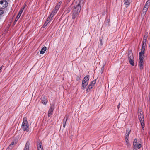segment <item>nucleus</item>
Masks as SVG:
<instances>
[{
  "label": "nucleus",
  "instance_id": "obj_9",
  "mask_svg": "<svg viewBox=\"0 0 150 150\" xmlns=\"http://www.w3.org/2000/svg\"><path fill=\"white\" fill-rule=\"evenodd\" d=\"M96 79L90 83L88 88L86 89L87 92H89L90 90L94 86L96 83Z\"/></svg>",
  "mask_w": 150,
  "mask_h": 150
},
{
  "label": "nucleus",
  "instance_id": "obj_17",
  "mask_svg": "<svg viewBox=\"0 0 150 150\" xmlns=\"http://www.w3.org/2000/svg\"><path fill=\"white\" fill-rule=\"evenodd\" d=\"M61 3H62L61 1H60L58 3V4L56 5V6H55V8H54L53 10H54L55 11H56L57 12L58 10H59V9L60 8V5L61 4Z\"/></svg>",
  "mask_w": 150,
  "mask_h": 150
},
{
  "label": "nucleus",
  "instance_id": "obj_7",
  "mask_svg": "<svg viewBox=\"0 0 150 150\" xmlns=\"http://www.w3.org/2000/svg\"><path fill=\"white\" fill-rule=\"evenodd\" d=\"M144 57H139V67L140 70H142L144 68Z\"/></svg>",
  "mask_w": 150,
  "mask_h": 150
},
{
  "label": "nucleus",
  "instance_id": "obj_14",
  "mask_svg": "<svg viewBox=\"0 0 150 150\" xmlns=\"http://www.w3.org/2000/svg\"><path fill=\"white\" fill-rule=\"evenodd\" d=\"M37 146L38 150H44L42 147V143L40 141H38L37 142Z\"/></svg>",
  "mask_w": 150,
  "mask_h": 150
},
{
  "label": "nucleus",
  "instance_id": "obj_3",
  "mask_svg": "<svg viewBox=\"0 0 150 150\" xmlns=\"http://www.w3.org/2000/svg\"><path fill=\"white\" fill-rule=\"evenodd\" d=\"M128 59L130 64L132 66H134V58L133 55V53L131 50H129L128 53Z\"/></svg>",
  "mask_w": 150,
  "mask_h": 150
},
{
  "label": "nucleus",
  "instance_id": "obj_33",
  "mask_svg": "<svg viewBox=\"0 0 150 150\" xmlns=\"http://www.w3.org/2000/svg\"><path fill=\"white\" fill-rule=\"evenodd\" d=\"M63 127L64 128H65V127L66 123H63Z\"/></svg>",
  "mask_w": 150,
  "mask_h": 150
},
{
  "label": "nucleus",
  "instance_id": "obj_34",
  "mask_svg": "<svg viewBox=\"0 0 150 150\" xmlns=\"http://www.w3.org/2000/svg\"><path fill=\"white\" fill-rule=\"evenodd\" d=\"M120 104L119 103V105L117 106V107L118 108H119L120 107Z\"/></svg>",
  "mask_w": 150,
  "mask_h": 150
},
{
  "label": "nucleus",
  "instance_id": "obj_12",
  "mask_svg": "<svg viewBox=\"0 0 150 150\" xmlns=\"http://www.w3.org/2000/svg\"><path fill=\"white\" fill-rule=\"evenodd\" d=\"M54 109V105H51L50 108L49 110L48 115V117L50 116L52 114L53 111Z\"/></svg>",
  "mask_w": 150,
  "mask_h": 150
},
{
  "label": "nucleus",
  "instance_id": "obj_20",
  "mask_svg": "<svg viewBox=\"0 0 150 150\" xmlns=\"http://www.w3.org/2000/svg\"><path fill=\"white\" fill-rule=\"evenodd\" d=\"M46 50V47L45 46L41 50L40 52V54H43L45 52Z\"/></svg>",
  "mask_w": 150,
  "mask_h": 150
},
{
  "label": "nucleus",
  "instance_id": "obj_24",
  "mask_svg": "<svg viewBox=\"0 0 150 150\" xmlns=\"http://www.w3.org/2000/svg\"><path fill=\"white\" fill-rule=\"evenodd\" d=\"M129 137H128L127 138H125V140H126V144L127 145L128 147H129V146H130V144H129Z\"/></svg>",
  "mask_w": 150,
  "mask_h": 150
},
{
  "label": "nucleus",
  "instance_id": "obj_10",
  "mask_svg": "<svg viewBox=\"0 0 150 150\" xmlns=\"http://www.w3.org/2000/svg\"><path fill=\"white\" fill-rule=\"evenodd\" d=\"M145 46L146 45H142V48L141 49V51L139 53V57H144V54L145 52Z\"/></svg>",
  "mask_w": 150,
  "mask_h": 150
},
{
  "label": "nucleus",
  "instance_id": "obj_11",
  "mask_svg": "<svg viewBox=\"0 0 150 150\" xmlns=\"http://www.w3.org/2000/svg\"><path fill=\"white\" fill-rule=\"evenodd\" d=\"M25 6H26V5H25V6H24L23 8H21V10L19 11V13H18V15H17L16 17V18L14 22V23H16L17 21L19 19V18H20V16H21V14L22 13L23 10L25 7Z\"/></svg>",
  "mask_w": 150,
  "mask_h": 150
},
{
  "label": "nucleus",
  "instance_id": "obj_29",
  "mask_svg": "<svg viewBox=\"0 0 150 150\" xmlns=\"http://www.w3.org/2000/svg\"><path fill=\"white\" fill-rule=\"evenodd\" d=\"M48 23L46 21L43 25V27L44 28L47 25Z\"/></svg>",
  "mask_w": 150,
  "mask_h": 150
},
{
  "label": "nucleus",
  "instance_id": "obj_15",
  "mask_svg": "<svg viewBox=\"0 0 150 150\" xmlns=\"http://www.w3.org/2000/svg\"><path fill=\"white\" fill-rule=\"evenodd\" d=\"M42 102L44 105H46L48 102L46 96H44L42 97L41 98Z\"/></svg>",
  "mask_w": 150,
  "mask_h": 150
},
{
  "label": "nucleus",
  "instance_id": "obj_6",
  "mask_svg": "<svg viewBox=\"0 0 150 150\" xmlns=\"http://www.w3.org/2000/svg\"><path fill=\"white\" fill-rule=\"evenodd\" d=\"M133 150H137V149H139L141 147L142 145L140 144H138L136 139H134L133 143Z\"/></svg>",
  "mask_w": 150,
  "mask_h": 150
},
{
  "label": "nucleus",
  "instance_id": "obj_31",
  "mask_svg": "<svg viewBox=\"0 0 150 150\" xmlns=\"http://www.w3.org/2000/svg\"><path fill=\"white\" fill-rule=\"evenodd\" d=\"M4 11L1 9H0V16L2 15L4 13Z\"/></svg>",
  "mask_w": 150,
  "mask_h": 150
},
{
  "label": "nucleus",
  "instance_id": "obj_18",
  "mask_svg": "<svg viewBox=\"0 0 150 150\" xmlns=\"http://www.w3.org/2000/svg\"><path fill=\"white\" fill-rule=\"evenodd\" d=\"M131 0H124L125 5L126 7H127L129 5L130 3Z\"/></svg>",
  "mask_w": 150,
  "mask_h": 150
},
{
  "label": "nucleus",
  "instance_id": "obj_21",
  "mask_svg": "<svg viewBox=\"0 0 150 150\" xmlns=\"http://www.w3.org/2000/svg\"><path fill=\"white\" fill-rule=\"evenodd\" d=\"M57 12L56 11L53 10V11L51 13L49 16H50V17H51V18L53 17L54 16V15Z\"/></svg>",
  "mask_w": 150,
  "mask_h": 150
},
{
  "label": "nucleus",
  "instance_id": "obj_1",
  "mask_svg": "<svg viewBox=\"0 0 150 150\" xmlns=\"http://www.w3.org/2000/svg\"><path fill=\"white\" fill-rule=\"evenodd\" d=\"M83 0H80L78 4L75 6L72 11L73 19H75L79 16L81 10V6H83Z\"/></svg>",
  "mask_w": 150,
  "mask_h": 150
},
{
  "label": "nucleus",
  "instance_id": "obj_23",
  "mask_svg": "<svg viewBox=\"0 0 150 150\" xmlns=\"http://www.w3.org/2000/svg\"><path fill=\"white\" fill-rule=\"evenodd\" d=\"M68 119V117L67 116V115H66L65 117H64V118L63 119V123H66V122L67 120Z\"/></svg>",
  "mask_w": 150,
  "mask_h": 150
},
{
  "label": "nucleus",
  "instance_id": "obj_16",
  "mask_svg": "<svg viewBox=\"0 0 150 150\" xmlns=\"http://www.w3.org/2000/svg\"><path fill=\"white\" fill-rule=\"evenodd\" d=\"M148 7V6H146V5H144V7L143 9V12L141 13L142 16H144L145 15L146 12L147 11Z\"/></svg>",
  "mask_w": 150,
  "mask_h": 150
},
{
  "label": "nucleus",
  "instance_id": "obj_2",
  "mask_svg": "<svg viewBox=\"0 0 150 150\" xmlns=\"http://www.w3.org/2000/svg\"><path fill=\"white\" fill-rule=\"evenodd\" d=\"M21 128L23 131L28 132L29 131V125L26 118H24L23 119Z\"/></svg>",
  "mask_w": 150,
  "mask_h": 150
},
{
  "label": "nucleus",
  "instance_id": "obj_30",
  "mask_svg": "<svg viewBox=\"0 0 150 150\" xmlns=\"http://www.w3.org/2000/svg\"><path fill=\"white\" fill-rule=\"evenodd\" d=\"M104 69V65L103 66L101 69V73L102 74Z\"/></svg>",
  "mask_w": 150,
  "mask_h": 150
},
{
  "label": "nucleus",
  "instance_id": "obj_13",
  "mask_svg": "<svg viewBox=\"0 0 150 150\" xmlns=\"http://www.w3.org/2000/svg\"><path fill=\"white\" fill-rule=\"evenodd\" d=\"M148 33L146 32L145 35L143 37V40L142 42V45H146L147 40L148 37Z\"/></svg>",
  "mask_w": 150,
  "mask_h": 150
},
{
  "label": "nucleus",
  "instance_id": "obj_35",
  "mask_svg": "<svg viewBox=\"0 0 150 150\" xmlns=\"http://www.w3.org/2000/svg\"><path fill=\"white\" fill-rule=\"evenodd\" d=\"M2 68V67H0V71L1 70Z\"/></svg>",
  "mask_w": 150,
  "mask_h": 150
},
{
  "label": "nucleus",
  "instance_id": "obj_26",
  "mask_svg": "<svg viewBox=\"0 0 150 150\" xmlns=\"http://www.w3.org/2000/svg\"><path fill=\"white\" fill-rule=\"evenodd\" d=\"M52 18L51 17H50L49 16V17L47 18L46 21L48 23L51 21Z\"/></svg>",
  "mask_w": 150,
  "mask_h": 150
},
{
  "label": "nucleus",
  "instance_id": "obj_22",
  "mask_svg": "<svg viewBox=\"0 0 150 150\" xmlns=\"http://www.w3.org/2000/svg\"><path fill=\"white\" fill-rule=\"evenodd\" d=\"M14 144H16V142L14 143V141H13L11 144L9 146V148L10 149H12L13 146L14 145Z\"/></svg>",
  "mask_w": 150,
  "mask_h": 150
},
{
  "label": "nucleus",
  "instance_id": "obj_32",
  "mask_svg": "<svg viewBox=\"0 0 150 150\" xmlns=\"http://www.w3.org/2000/svg\"><path fill=\"white\" fill-rule=\"evenodd\" d=\"M100 45H102L103 44L102 39H101L100 40Z\"/></svg>",
  "mask_w": 150,
  "mask_h": 150
},
{
  "label": "nucleus",
  "instance_id": "obj_28",
  "mask_svg": "<svg viewBox=\"0 0 150 150\" xmlns=\"http://www.w3.org/2000/svg\"><path fill=\"white\" fill-rule=\"evenodd\" d=\"M150 4V0H148L147 2H146L145 5H146V6H148Z\"/></svg>",
  "mask_w": 150,
  "mask_h": 150
},
{
  "label": "nucleus",
  "instance_id": "obj_5",
  "mask_svg": "<svg viewBox=\"0 0 150 150\" xmlns=\"http://www.w3.org/2000/svg\"><path fill=\"white\" fill-rule=\"evenodd\" d=\"M138 117L141 123L142 128L143 129L144 128V117L143 113L142 112H140L138 113Z\"/></svg>",
  "mask_w": 150,
  "mask_h": 150
},
{
  "label": "nucleus",
  "instance_id": "obj_25",
  "mask_svg": "<svg viewBox=\"0 0 150 150\" xmlns=\"http://www.w3.org/2000/svg\"><path fill=\"white\" fill-rule=\"evenodd\" d=\"M130 131H128L127 130V131L126 132V134H125V138H127L128 137L129 138V134L130 133Z\"/></svg>",
  "mask_w": 150,
  "mask_h": 150
},
{
  "label": "nucleus",
  "instance_id": "obj_27",
  "mask_svg": "<svg viewBox=\"0 0 150 150\" xmlns=\"http://www.w3.org/2000/svg\"><path fill=\"white\" fill-rule=\"evenodd\" d=\"M81 76L79 75V76H76V80L77 81H80L81 80Z\"/></svg>",
  "mask_w": 150,
  "mask_h": 150
},
{
  "label": "nucleus",
  "instance_id": "obj_19",
  "mask_svg": "<svg viewBox=\"0 0 150 150\" xmlns=\"http://www.w3.org/2000/svg\"><path fill=\"white\" fill-rule=\"evenodd\" d=\"M30 143L28 141H27L24 148V150H29Z\"/></svg>",
  "mask_w": 150,
  "mask_h": 150
},
{
  "label": "nucleus",
  "instance_id": "obj_4",
  "mask_svg": "<svg viewBox=\"0 0 150 150\" xmlns=\"http://www.w3.org/2000/svg\"><path fill=\"white\" fill-rule=\"evenodd\" d=\"M89 76L87 75L83 79L82 84L81 88L83 89H84L88 83L89 79Z\"/></svg>",
  "mask_w": 150,
  "mask_h": 150
},
{
  "label": "nucleus",
  "instance_id": "obj_8",
  "mask_svg": "<svg viewBox=\"0 0 150 150\" xmlns=\"http://www.w3.org/2000/svg\"><path fill=\"white\" fill-rule=\"evenodd\" d=\"M8 6V2L6 0L0 1V9H3Z\"/></svg>",
  "mask_w": 150,
  "mask_h": 150
}]
</instances>
